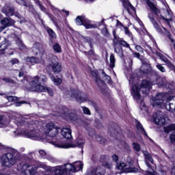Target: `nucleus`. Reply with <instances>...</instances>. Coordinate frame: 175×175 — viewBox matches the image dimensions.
I'll list each match as a JSON object with an SVG mask.
<instances>
[{"label": "nucleus", "instance_id": "4468645a", "mask_svg": "<svg viewBox=\"0 0 175 175\" xmlns=\"http://www.w3.org/2000/svg\"><path fill=\"white\" fill-rule=\"evenodd\" d=\"M18 170L22 172V173H25V175H35L36 172L33 165H28L27 164L21 165V167H18Z\"/></svg>", "mask_w": 175, "mask_h": 175}, {"label": "nucleus", "instance_id": "79ce46f5", "mask_svg": "<svg viewBox=\"0 0 175 175\" xmlns=\"http://www.w3.org/2000/svg\"><path fill=\"white\" fill-rule=\"evenodd\" d=\"M119 44H121V46H124V47H126L127 49H129V45L124 40H120L118 41Z\"/></svg>", "mask_w": 175, "mask_h": 175}, {"label": "nucleus", "instance_id": "9d476101", "mask_svg": "<svg viewBox=\"0 0 175 175\" xmlns=\"http://www.w3.org/2000/svg\"><path fill=\"white\" fill-rule=\"evenodd\" d=\"M2 13L5 14L7 17H12V16H15V17H18L19 20H21V21H24V17L21 16L20 14H15L14 12V8L8 5H5L1 10Z\"/></svg>", "mask_w": 175, "mask_h": 175}, {"label": "nucleus", "instance_id": "4c0bfd02", "mask_svg": "<svg viewBox=\"0 0 175 175\" xmlns=\"http://www.w3.org/2000/svg\"><path fill=\"white\" fill-rule=\"evenodd\" d=\"M96 140L100 143V144H105V143H106V139L103 138V137L99 135L96 137Z\"/></svg>", "mask_w": 175, "mask_h": 175}, {"label": "nucleus", "instance_id": "5701e85b", "mask_svg": "<svg viewBox=\"0 0 175 175\" xmlns=\"http://www.w3.org/2000/svg\"><path fill=\"white\" fill-rule=\"evenodd\" d=\"M6 98L9 102H14L16 103L15 104L16 107H20L21 105H24V103H27V102L25 101L18 102V98L16 96H8Z\"/></svg>", "mask_w": 175, "mask_h": 175}, {"label": "nucleus", "instance_id": "ddd939ff", "mask_svg": "<svg viewBox=\"0 0 175 175\" xmlns=\"http://www.w3.org/2000/svg\"><path fill=\"white\" fill-rule=\"evenodd\" d=\"M49 66L52 68L54 73H59L62 70V66L59 64V60L58 57H53L49 63Z\"/></svg>", "mask_w": 175, "mask_h": 175}, {"label": "nucleus", "instance_id": "e2e57ef3", "mask_svg": "<svg viewBox=\"0 0 175 175\" xmlns=\"http://www.w3.org/2000/svg\"><path fill=\"white\" fill-rule=\"evenodd\" d=\"M33 156H35V153L34 152L29 153V157L30 158H33Z\"/></svg>", "mask_w": 175, "mask_h": 175}, {"label": "nucleus", "instance_id": "8fccbe9b", "mask_svg": "<svg viewBox=\"0 0 175 175\" xmlns=\"http://www.w3.org/2000/svg\"><path fill=\"white\" fill-rule=\"evenodd\" d=\"M102 33L103 35H104L105 36H107V35H109V30H107V28L104 27L102 29Z\"/></svg>", "mask_w": 175, "mask_h": 175}, {"label": "nucleus", "instance_id": "423d86ee", "mask_svg": "<svg viewBox=\"0 0 175 175\" xmlns=\"http://www.w3.org/2000/svg\"><path fill=\"white\" fill-rule=\"evenodd\" d=\"M20 152L15 149H11L10 152L1 157V165L5 167H12L20 159Z\"/></svg>", "mask_w": 175, "mask_h": 175}, {"label": "nucleus", "instance_id": "6ab92c4d", "mask_svg": "<svg viewBox=\"0 0 175 175\" xmlns=\"http://www.w3.org/2000/svg\"><path fill=\"white\" fill-rule=\"evenodd\" d=\"M33 51L34 54H39V57H40L42 54L44 55V57H46V55H44V50H43V46L39 42H36V44H34L33 47Z\"/></svg>", "mask_w": 175, "mask_h": 175}, {"label": "nucleus", "instance_id": "4be33fe9", "mask_svg": "<svg viewBox=\"0 0 175 175\" xmlns=\"http://www.w3.org/2000/svg\"><path fill=\"white\" fill-rule=\"evenodd\" d=\"M25 136H26V137H29V139H33L34 140H39V139H40L39 137V135L35 130L25 131Z\"/></svg>", "mask_w": 175, "mask_h": 175}, {"label": "nucleus", "instance_id": "cd10ccee", "mask_svg": "<svg viewBox=\"0 0 175 175\" xmlns=\"http://www.w3.org/2000/svg\"><path fill=\"white\" fill-rule=\"evenodd\" d=\"M53 49L55 51V53H62V49L61 48V45L58 43L54 44Z\"/></svg>", "mask_w": 175, "mask_h": 175}, {"label": "nucleus", "instance_id": "680f3d73", "mask_svg": "<svg viewBox=\"0 0 175 175\" xmlns=\"http://www.w3.org/2000/svg\"><path fill=\"white\" fill-rule=\"evenodd\" d=\"M94 54H95V52H94V51L92 49H91L89 52H88V55H94Z\"/></svg>", "mask_w": 175, "mask_h": 175}, {"label": "nucleus", "instance_id": "37998d69", "mask_svg": "<svg viewBox=\"0 0 175 175\" xmlns=\"http://www.w3.org/2000/svg\"><path fill=\"white\" fill-rule=\"evenodd\" d=\"M38 152L42 158H47V153L44 150H40Z\"/></svg>", "mask_w": 175, "mask_h": 175}, {"label": "nucleus", "instance_id": "f704fd0d", "mask_svg": "<svg viewBox=\"0 0 175 175\" xmlns=\"http://www.w3.org/2000/svg\"><path fill=\"white\" fill-rule=\"evenodd\" d=\"M156 68H157V69L161 72V73H165V72H166V68H165V67H163V66L159 63L157 64Z\"/></svg>", "mask_w": 175, "mask_h": 175}, {"label": "nucleus", "instance_id": "4d7b16f0", "mask_svg": "<svg viewBox=\"0 0 175 175\" xmlns=\"http://www.w3.org/2000/svg\"><path fill=\"white\" fill-rule=\"evenodd\" d=\"M112 159L114 161V162H117V161L119 159V157L117 156V154H113L112 155Z\"/></svg>", "mask_w": 175, "mask_h": 175}, {"label": "nucleus", "instance_id": "a19ab883", "mask_svg": "<svg viewBox=\"0 0 175 175\" xmlns=\"http://www.w3.org/2000/svg\"><path fill=\"white\" fill-rule=\"evenodd\" d=\"M124 30L125 35H126L127 36H129L130 38H132V33L129 31V29L128 27H124Z\"/></svg>", "mask_w": 175, "mask_h": 175}, {"label": "nucleus", "instance_id": "e433bc0d", "mask_svg": "<svg viewBox=\"0 0 175 175\" xmlns=\"http://www.w3.org/2000/svg\"><path fill=\"white\" fill-rule=\"evenodd\" d=\"M127 6L128 8H126V10L127 12L131 14V10L133 11V12H135V7H133V5H132V4L129 2L127 3Z\"/></svg>", "mask_w": 175, "mask_h": 175}, {"label": "nucleus", "instance_id": "412c9836", "mask_svg": "<svg viewBox=\"0 0 175 175\" xmlns=\"http://www.w3.org/2000/svg\"><path fill=\"white\" fill-rule=\"evenodd\" d=\"M55 146L58 148H75V147H77V145L75 144L64 142L56 143Z\"/></svg>", "mask_w": 175, "mask_h": 175}, {"label": "nucleus", "instance_id": "13d9d810", "mask_svg": "<svg viewBox=\"0 0 175 175\" xmlns=\"http://www.w3.org/2000/svg\"><path fill=\"white\" fill-rule=\"evenodd\" d=\"M136 50H137V51H139L140 53L143 52V48H142V46H140L139 45H137L135 46Z\"/></svg>", "mask_w": 175, "mask_h": 175}, {"label": "nucleus", "instance_id": "69168bd1", "mask_svg": "<svg viewBox=\"0 0 175 175\" xmlns=\"http://www.w3.org/2000/svg\"><path fill=\"white\" fill-rule=\"evenodd\" d=\"M18 76H19L20 77H23V76H24V72H20L19 74H18Z\"/></svg>", "mask_w": 175, "mask_h": 175}, {"label": "nucleus", "instance_id": "09e8293b", "mask_svg": "<svg viewBox=\"0 0 175 175\" xmlns=\"http://www.w3.org/2000/svg\"><path fill=\"white\" fill-rule=\"evenodd\" d=\"M46 90H44L43 92H48V94L51 96H53V90L45 86Z\"/></svg>", "mask_w": 175, "mask_h": 175}, {"label": "nucleus", "instance_id": "7c9ffc66", "mask_svg": "<svg viewBox=\"0 0 175 175\" xmlns=\"http://www.w3.org/2000/svg\"><path fill=\"white\" fill-rule=\"evenodd\" d=\"M109 61H110V66L111 68H114V66H116V57H114L113 54H111L110 55V58H109Z\"/></svg>", "mask_w": 175, "mask_h": 175}, {"label": "nucleus", "instance_id": "0eeeda50", "mask_svg": "<svg viewBox=\"0 0 175 175\" xmlns=\"http://www.w3.org/2000/svg\"><path fill=\"white\" fill-rule=\"evenodd\" d=\"M117 169L121 170L122 173H135L137 172V169L133 165V161L131 158L125 163L121 161L116 165Z\"/></svg>", "mask_w": 175, "mask_h": 175}, {"label": "nucleus", "instance_id": "bb28decb", "mask_svg": "<svg viewBox=\"0 0 175 175\" xmlns=\"http://www.w3.org/2000/svg\"><path fill=\"white\" fill-rule=\"evenodd\" d=\"M163 129L165 133H170V132H172V133H174L175 132V124H171L167 126H164Z\"/></svg>", "mask_w": 175, "mask_h": 175}, {"label": "nucleus", "instance_id": "7ed1b4c3", "mask_svg": "<svg viewBox=\"0 0 175 175\" xmlns=\"http://www.w3.org/2000/svg\"><path fill=\"white\" fill-rule=\"evenodd\" d=\"M152 84L155 83H151L148 81L144 80L140 86L135 85L131 88L132 96L138 103H140L141 106H143V107H144V103L143 102L142 96H140V91H142L143 94H145V95H147L148 91H150V89L151 88Z\"/></svg>", "mask_w": 175, "mask_h": 175}, {"label": "nucleus", "instance_id": "338daca9", "mask_svg": "<svg viewBox=\"0 0 175 175\" xmlns=\"http://www.w3.org/2000/svg\"><path fill=\"white\" fill-rule=\"evenodd\" d=\"M63 12H65L66 16H69V12L63 10Z\"/></svg>", "mask_w": 175, "mask_h": 175}, {"label": "nucleus", "instance_id": "864d4df0", "mask_svg": "<svg viewBox=\"0 0 175 175\" xmlns=\"http://www.w3.org/2000/svg\"><path fill=\"white\" fill-rule=\"evenodd\" d=\"M68 118L70 120H72L73 121H75V120H76V114H75V113H69Z\"/></svg>", "mask_w": 175, "mask_h": 175}, {"label": "nucleus", "instance_id": "de8ad7c7", "mask_svg": "<svg viewBox=\"0 0 175 175\" xmlns=\"http://www.w3.org/2000/svg\"><path fill=\"white\" fill-rule=\"evenodd\" d=\"M40 167H42V169H45L46 170H49L50 169V167L47 166V165H46L44 163H40Z\"/></svg>", "mask_w": 175, "mask_h": 175}, {"label": "nucleus", "instance_id": "39448f33", "mask_svg": "<svg viewBox=\"0 0 175 175\" xmlns=\"http://www.w3.org/2000/svg\"><path fill=\"white\" fill-rule=\"evenodd\" d=\"M40 81L46 83L47 77L44 75L35 76L31 82H30L29 85L26 87L27 91H29V92H40L46 90V86L42 85Z\"/></svg>", "mask_w": 175, "mask_h": 175}, {"label": "nucleus", "instance_id": "052dcab7", "mask_svg": "<svg viewBox=\"0 0 175 175\" xmlns=\"http://www.w3.org/2000/svg\"><path fill=\"white\" fill-rule=\"evenodd\" d=\"M3 126V119L2 118V116H0V128H2Z\"/></svg>", "mask_w": 175, "mask_h": 175}, {"label": "nucleus", "instance_id": "b1692460", "mask_svg": "<svg viewBox=\"0 0 175 175\" xmlns=\"http://www.w3.org/2000/svg\"><path fill=\"white\" fill-rule=\"evenodd\" d=\"M151 70V65L148 64H143L141 66V72L142 73H150Z\"/></svg>", "mask_w": 175, "mask_h": 175}, {"label": "nucleus", "instance_id": "a18cd8bd", "mask_svg": "<svg viewBox=\"0 0 175 175\" xmlns=\"http://www.w3.org/2000/svg\"><path fill=\"white\" fill-rule=\"evenodd\" d=\"M3 81H5V83H9L10 84H14V81L10 78H4Z\"/></svg>", "mask_w": 175, "mask_h": 175}, {"label": "nucleus", "instance_id": "9b49d317", "mask_svg": "<svg viewBox=\"0 0 175 175\" xmlns=\"http://www.w3.org/2000/svg\"><path fill=\"white\" fill-rule=\"evenodd\" d=\"M153 118L156 125H165V124L169 122V118L165 116V115L159 111L153 115Z\"/></svg>", "mask_w": 175, "mask_h": 175}, {"label": "nucleus", "instance_id": "ea45409f", "mask_svg": "<svg viewBox=\"0 0 175 175\" xmlns=\"http://www.w3.org/2000/svg\"><path fill=\"white\" fill-rule=\"evenodd\" d=\"M82 110L84 114H87L88 116H91V111H90V109L85 107H82Z\"/></svg>", "mask_w": 175, "mask_h": 175}, {"label": "nucleus", "instance_id": "393cba45", "mask_svg": "<svg viewBox=\"0 0 175 175\" xmlns=\"http://www.w3.org/2000/svg\"><path fill=\"white\" fill-rule=\"evenodd\" d=\"M135 126L137 131H139V132H141V133H142L143 135H145V136H147V133H146V131L144 130V128H143V125H142L140 122L136 120Z\"/></svg>", "mask_w": 175, "mask_h": 175}, {"label": "nucleus", "instance_id": "20e7f679", "mask_svg": "<svg viewBox=\"0 0 175 175\" xmlns=\"http://www.w3.org/2000/svg\"><path fill=\"white\" fill-rule=\"evenodd\" d=\"M83 169V163L81 161H76L73 164L68 163L64 165L56 167L55 169V175H68L70 173L80 172Z\"/></svg>", "mask_w": 175, "mask_h": 175}, {"label": "nucleus", "instance_id": "c85d7f7f", "mask_svg": "<svg viewBox=\"0 0 175 175\" xmlns=\"http://www.w3.org/2000/svg\"><path fill=\"white\" fill-rule=\"evenodd\" d=\"M46 32L52 39H55V38H57V34H55V32H54V31H53V29L51 28L46 29Z\"/></svg>", "mask_w": 175, "mask_h": 175}, {"label": "nucleus", "instance_id": "f257e3e1", "mask_svg": "<svg viewBox=\"0 0 175 175\" xmlns=\"http://www.w3.org/2000/svg\"><path fill=\"white\" fill-rule=\"evenodd\" d=\"M146 3L149 8L148 18L157 32H159V33H162V29H161V26L158 23V21H159V18H161L167 21V23L172 21V12L166 8L163 9L161 11L159 10L151 0H147Z\"/></svg>", "mask_w": 175, "mask_h": 175}, {"label": "nucleus", "instance_id": "5fc2aeb1", "mask_svg": "<svg viewBox=\"0 0 175 175\" xmlns=\"http://www.w3.org/2000/svg\"><path fill=\"white\" fill-rule=\"evenodd\" d=\"M19 62H20V61H18V59H13L11 60L12 65H16V64H18Z\"/></svg>", "mask_w": 175, "mask_h": 175}, {"label": "nucleus", "instance_id": "2f4dec72", "mask_svg": "<svg viewBox=\"0 0 175 175\" xmlns=\"http://www.w3.org/2000/svg\"><path fill=\"white\" fill-rule=\"evenodd\" d=\"M6 49H8L6 44H0V55L5 54V50H6Z\"/></svg>", "mask_w": 175, "mask_h": 175}, {"label": "nucleus", "instance_id": "c756f323", "mask_svg": "<svg viewBox=\"0 0 175 175\" xmlns=\"http://www.w3.org/2000/svg\"><path fill=\"white\" fill-rule=\"evenodd\" d=\"M85 143V141L81 138H78L77 139V146H78V147H80L81 148H83Z\"/></svg>", "mask_w": 175, "mask_h": 175}, {"label": "nucleus", "instance_id": "72a5a7b5", "mask_svg": "<svg viewBox=\"0 0 175 175\" xmlns=\"http://www.w3.org/2000/svg\"><path fill=\"white\" fill-rule=\"evenodd\" d=\"M156 55H157V57H159L160 59H161L163 62H165V64L169 60L166 58V57H165V55L159 52H156Z\"/></svg>", "mask_w": 175, "mask_h": 175}, {"label": "nucleus", "instance_id": "c9c22d12", "mask_svg": "<svg viewBox=\"0 0 175 175\" xmlns=\"http://www.w3.org/2000/svg\"><path fill=\"white\" fill-rule=\"evenodd\" d=\"M115 51L117 53V54H122V48L121 47V45L116 44Z\"/></svg>", "mask_w": 175, "mask_h": 175}, {"label": "nucleus", "instance_id": "58836bf2", "mask_svg": "<svg viewBox=\"0 0 175 175\" xmlns=\"http://www.w3.org/2000/svg\"><path fill=\"white\" fill-rule=\"evenodd\" d=\"M133 149L135 151H137V152H139V151H140V150H142V148H140V145H139L136 142L133 143Z\"/></svg>", "mask_w": 175, "mask_h": 175}, {"label": "nucleus", "instance_id": "1a4fd4ad", "mask_svg": "<svg viewBox=\"0 0 175 175\" xmlns=\"http://www.w3.org/2000/svg\"><path fill=\"white\" fill-rule=\"evenodd\" d=\"M77 25H83L86 29L96 28V25H91V21L85 17V16H78L75 19Z\"/></svg>", "mask_w": 175, "mask_h": 175}, {"label": "nucleus", "instance_id": "0e129e2a", "mask_svg": "<svg viewBox=\"0 0 175 175\" xmlns=\"http://www.w3.org/2000/svg\"><path fill=\"white\" fill-rule=\"evenodd\" d=\"M108 158H109V157H107L106 155L101 156V159H107Z\"/></svg>", "mask_w": 175, "mask_h": 175}, {"label": "nucleus", "instance_id": "a211bd4d", "mask_svg": "<svg viewBox=\"0 0 175 175\" xmlns=\"http://www.w3.org/2000/svg\"><path fill=\"white\" fill-rule=\"evenodd\" d=\"M144 155V159H145V163L149 167V169H152V167L151 166V164H154V159H152V156H151V154H150L146 150L142 151Z\"/></svg>", "mask_w": 175, "mask_h": 175}, {"label": "nucleus", "instance_id": "6e6d98bb", "mask_svg": "<svg viewBox=\"0 0 175 175\" xmlns=\"http://www.w3.org/2000/svg\"><path fill=\"white\" fill-rule=\"evenodd\" d=\"M167 66H168L169 68H174V66L173 65V64H172V62H170V61H167L166 63Z\"/></svg>", "mask_w": 175, "mask_h": 175}, {"label": "nucleus", "instance_id": "603ef678", "mask_svg": "<svg viewBox=\"0 0 175 175\" xmlns=\"http://www.w3.org/2000/svg\"><path fill=\"white\" fill-rule=\"evenodd\" d=\"M170 139L171 140V143H175V131L170 135Z\"/></svg>", "mask_w": 175, "mask_h": 175}, {"label": "nucleus", "instance_id": "aec40b11", "mask_svg": "<svg viewBox=\"0 0 175 175\" xmlns=\"http://www.w3.org/2000/svg\"><path fill=\"white\" fill-rule=\"evenodd\" d=\"M61 133L65 139H67L68 140H70V139H72V130L70 129V127H63L61 131Z\"/></svg>", "mask_w": 175, "mask_h": 175}, {"label": "nucleus", "instance_id": "3c124183", "mask_svg": "<svg viewBox=\"0 0 175 175\" xmlns=\"http://www.w3.org/2000/svg\"><path fill=\"white\" fill-rule=\"evenodd\" d=\"M17 43H18V47H19V49H21V50H23V49H24V44L21 42V40H18V42H17Z\"/></svg>", "mask_w": 175, "mask_h": 175}, {"label": "nucleus", "instance_id": "f03ea898", "mask_svg": "<svg viewBox=\"0 0 175 175\" xmlns=\"http://www.w3.org/2000/svg\"><path fill=\"white\" fill-rule=\"evenodd\" d=\"M151 103L154 109H163V107H165L166 110L169 111L175 110V97H170L166 99V96L163 93L158 94Z\"/></svg>", "mask_w": 175, "mask_h": 175}, {"label": "nucleus", "instance_id": "2eb2a0df", "mask_svg": "<svg viewBox=\"0 0 175 175\" xmlns=\"http://www.w3.org/2000/svg\"><path fill=\"white\" fill-rule=\"evenodd\" d=\"M96 83H97L103 95L105 96H109L110 94V90H109V88H107V86L106 84H105V82L100 80V79L97 78L96 79Z\"/></svg>", "mask_w": 175, "mask_h": 175}, {"label": "nucleus", "instance_id": "774afa93", "mask_svg": "<svg viewBox=\"0 0 175 175\" xmlns=\"http://www.w3.org/2000/svg\"><path fill=\"white\" fill-rule=\"evenodd\" d=\"M40 8L41 10H42V11H44V8H43V6L40 5Z\"/></svg>", "mask_w": 175, "mask_h": 175}, {"label": "nucleus", "instance_id": "f3484780", "mask_svg": "<svg viewBox=\"0 0 175 175\" xmlns=\"http://www.w3.org/2000/svg\"><path fill=\"white\" fill-rule=\"evenodd\" d=\"M44 58H46V57H44V54H42L40 56H39V57H27L26 61L27 62H30L31 64H42V65H44Z\"/></svg>", "mask_w": 175, "mask_h": 175}, {"label": "nucleus", "instance_id": "dca6fc26", "mask_svg": "<svg viewBox=\"0 0 175 175\" xmlns=\"http://www.w3.org/2000/svg\"><path fill=\"white\" fill-rule=\"evenodd\" d=\"M1 24L3 25L0 27V31H3L5 28L8 27H12L16 24V21L12 18H4L1 20Z\"/></svg>", "mask_w": 175, "mask_h": 175}, {"label": "nucleus", "instance_id": "a878e982", "mask_svg": "<svg viewBox=\"0 0 175 175\" xmlns=\"http://www.w3.org/2000/svg\"><path fill=\"white\" fill-rule=\"evenodd\" d=\"M157 84L159 87H167V81L166 78L160 77L157 79Z\"/></svg>", "mask_w": 175, "mask_h": 175}, {"label": "nucleus", "instance_id": "49530a36", "mask_svg": "<svg viewBox=\"0 0 175 175\" xmlns=\"http://www.w3.org/2000/svg\"><path fill=\"white\" fill-rule=\"evenodd\" d=\"M17 3H19V5H23V6H27V2H25V0H16Z\"/></svg>", "mask_w": 175, "mask_h": 175}, {"label": "nucleus", "instance_id": "f8f14e48", "mask_svg": "<svg viewBox=\"0 0 175 175\" xmlns=\"http://www.w3.org/2000/svg\"><path fill=\"white\" fill-rule=\"evenodd\" d=\"M69 95L71 98H75L77 102H80L81 103L88 100V96L87 95L77 90H71Z\"/></svg>", "mask_w": 175, "mask_h": 175}, {"label": "nucleus", "instance_id": "473e14b6", "mask_svg": "<svg viewBox=\"0 0 175 175\" xmlns=\"http://www.w3.org/2000/svg\"><path fill=\"white\" fill-rule=\"evenodd\" d=\"M51 79L52 81H53L54 84H55L56 85H59V84H61V83H62V79H61L59 78H55L54 77H51Z\"/></svg>", "mask_w": 175, "mask_h": 175}, {"label": "nucleus", "instance_id": "6e6552de", "mask_svg": "<svg viewBox=\"0 0 175 175\" xmlns=\"http://www.w3.org/2000/svg\"><path fill=\"white\" fill-rule=\"evenodd\" d=\"M58 129H59L58 126H55L54 123L50 122L48 123L44 127V133L50 137H55L56 135H58Z\"/></svg>", "mask_w": 175, "mask_h": 175}, {"label": "nucleus", "instance_id": "c03bdc74", "mask_svg": "<svg viewBox=\"0 0 175 175\" xmlns=\"http://www.w3.org/2000/svg\"><path fill=\"white\" fill-rule=\"evenodd\" d=\"M103 165L105 167H107V169H111L113 167V164L109 161L104 163Z\"/></svg>", "mask_w": 175, "mask_h": 175}, {"label": "nucleus", "instance_id": "bf43d9fd", "mask_svg": "<svg viewBox=\"0 0 175 175\" xmlns=\"http://www.w3.org/2000/svg\"><path fill=\"white\" fill-rule=\"evenodd\" d=\"M105 80L107 83H109L110 81V80H111V78L109 75H105Z\"/></svg>", "mask_w": 175, "mask_h": 175}]
</instances>
